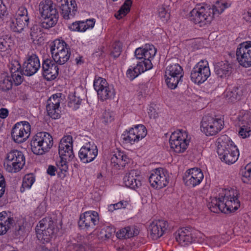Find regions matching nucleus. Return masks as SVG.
Returning <instances> with one entry per match:
<instances>
[{
    "label": "nucleus",
    "mask_w": 251,
    "mask_h": 251,
    "mask_svg": "<svg viewBox=\"0 0 251 251\" xmlns=\"http://www.w3.org/2000/svg\"><path fill=\"white\" fill-rule=\"evenodd\" d=\"M224 96L228 102L233 103L240 99L238 89L234 87L232 89H227L224 93Z\"/></svg>",
    "instance_id": "58836bf2"
},
{
    "label": "nucleus",
    "mask_w": 251,
    "mask_h": 251,
    "mask_svg": "<svg viewBox=\"0 0 251 251\" xmlns=\"http://www.w3.org/2000/svg\"><path fill=\"white\" fill-rule=\"evenodd\" d=\"M224 126L223 118L206 115L201 121V130L207 136H213L220 132Z\"/></svg>",
    "instance_id": "6e6552de"
},
{
    "label": "nucleus",
    "mask_w": 251,
    "mask_h": 251,
    "mask_svg": "<svg viewBox=\"0 0 251 251\" xmlns=\"http://www.w3.org/2000/svg\"><path fill=\"white\" fill-rule=\"evenodd\" d=\"M190 140L188 132L181 129L172 133L169 142L171 148L176 153H179L183 152L187 149Z\"/></svg>",
    "instance_id": "1a4fd4ad"
},
{
    "label": "nucleus",
    "mask_w": 251,
    "mask_h": 251,
    "mask_svg": "<svg viewBox=\"0 0 251 251\" xmlns=\"http://www.w3.org/2000/svg\"><path fill=\"white\" fill-rule=\"evenodd\" d=\"M203 179V173L198 168H193L188 170L183 176L185 184L190 187H194L199 185Z\"/></svg>",
    "instance_id": "4be33fe9"
},
{
    "label": "nucleus",
    "mask_w": 251,
    "mask_h": 251,
    "mask_svg": "<svg viewBox=\"0 0 251 251\" xmlns=\"http://www.w3.org/2000/svg\"><path fill=\"white\" fill-rule=\"evenodd\" d=\"M158 15L160 18L163 21H167L169 17V14L168 13L163 6H161L158 9Z\"/></svg>",
    "instance_id": "864d4df0"
},
{
    "label": "nucleus",
    "mask_w": 251,
    "mask_h": 251,
    "mask_svg": "<svg viewBox=\"0 0 251 251\" xmlns=\"http://www.w3.org/2000/svg\"><path fill=\"white\" fill-rule=\"evenodd\" d=\"M105 232L104 236L106 238H109L115 232L114 229L110 226H106L103 228L101 230V233Z\"/></svg>",
    "instance_id": "5fc2aeb1"
},
{
    "label": "nucleus",
    "mask_w": 251,
    "mask_h": 251,
    "mask_svg": "<svg viewBox=\"0 0 251 251\" xmlns=\"http://www.w3.org/2000/svg\"><path fill=\"white\" fill-rule=\"evenodd\" d=\"M61 93L52 95L47 100L46 110L48 115L53 119H59L61 116L60 104L62 100Z\"/></svg>",
    "instance_id": "6ab92c4d"
},
{
    "label": "nucleus",
    "mask_w": 251,
    "mask_h": 251,
    "mask_svg": "<svg viewBox=\"0 0 251 251\" xmlns=\"http://www.w3.org/2000/svg\"><path fill=\"white\" fill-rule=\"evenodd\" d=\"M147 129L143 125L135 126L129 131H126L122 135V138L125 143L133 144L144 138L147 135Z\"/></svg>",
    "instance_id": "dca6fc26"
},
{
    "label": "nucleus",
    "mask_w": 251,
    "mask_h": 251,
    "mask_svg": "<svg viewBox=\"0 0 251 251\" xmlns=\"http://www.w3.org/2000/svg\"><path fill=\"white\" fill-rule=\"evenodd\" d=\"M176 239L182 246L191 243L194 240L192 230L189 227H183L176 232Z\"/></svg>",
    "instance_id": "cd10ccee"
},
{
    "label": "nucleus",
    "mask_w": 251,
    "mask_h": 251,
    "mask_svg": "<svg viewBox=\"0 0 251 251\" xmlns=\"http://www.w3.org/2000/svg\"><path fill=\"white\" fill-rule=\"evenodd\" d=\"M69 105L74 109H76L81 104V99L76 95V93L71 94L69 95Z\"/></svg>",
    "instance_id": "a18cd8bd"
},
{
    "label": "nucleus",
    "mask_w": 251,
    "mask_h": 251,
    "mask_svg": "<svg viewBox=\"0 0 251 251\" xmlns=\"http://www.w3.org/2000/svg\"><path fill=\"white\" fill-rule=\"evenodd\" d=\"M156 52V50L152 45L146 44L144 48H139L135 51L136 58L141 59L138 63L142 65L148 70L152 68L151 59L153 58Z\"/></svg>",
    "instance_id": "f8f14e48"
},
{
    "label": "nucleus",
    "mask_w": 251,
    "mask_h": 251,
    "mask_svg": "<svg viewBox=\"0 0 251 251\" xmlns=\"http://www.w3.org/2000/svg\"><path fill=\"white\" fill-rule=\"evenodd\" d=\"M56 171V168L55 166L52 165H49L47 170V174L50 176H54L55 175V172Z\"/></svg>",
    "instance_id": "13d9d810"
},
{
    "label": "nucleus",
    "mask_w": 251,
    "mask_h": 251,
    "mask_svg": "<svg viewBox=\"0 0 251 251\" xmlns=\"http://www.w3.org/2000/svg\"><path fill=\"white\" fill-rule=\"evenodd\" d=\"M165 77L168 87L171 89H175L178 83L182 81V77L174 74H169L167 71H165Z\"/></svg>",
    "instance_id": "e433bc0d"
},
{
    "label": "nucleus",
    "mask_w": 251,
    "mask_h": 251,
    "mask_svg": "<svg viewBox=\"0 0 251 251\" xmlns=\"http://www.w3.org/2000/svg\"><path fill=\"white\" fill-rule=\"evenodd\" d=\"M61 9V14L64 19L73 18L77 11V5L75 0H56Z\"/></svg>",
    "instance_id": "393cba45"
},
{
    "label": "nucleus",
    "mask_w": 251,
    "mask_h": 251,
    "mask_svg": "<svg viewBox=\"0 0 251 251\" xmlns=\"http://www.w3.org/2000/svg\"><path fill=\"white\" fill-rule=\"evenodd\" d=\"M14 223L10 212L2 211L0 213V235L5 234Z\"/></svg>",
    "instance_id": "7c9ffc66"
},
{
    "label": "nucleus",
    "mask_w": 251,
    "mask_h": 251,
    "mask_svg": "<svg viewBox=\"0 0 251 251\" xmlns=\"http://www.w3.org/2000/svg\"><path fill=\"white\" fill-rule=\"evenodd\" d=\"M53 144V138L49 133L40 132L32 137L30 142L31 149L34 154L42 155L49 151Z\"/></svg>",
    "instance_id": "39448f33"
},
{
    "label": "nucleus",
    "mask_w": 251,
    "mask_h": 251,
    "mask_svg": "<svg viewBox=\"0 0 251 251\" xmlns=\"http://www.w3.org/2000/svg\"><path fill=\"white\" fill-rule=\"evenodd\" d=\"M217 153L220 159L227 164H232L238 159L239 153L236 146L229 138L224 135L217 140Z\"/></svg>",
    "instance_id": "7ed1b4c3"
},
{
    "label": "nucleus",
    "mask_w": 251,
    "mask_h": 251,
    "mask_svg": "<svg viewBox=\"0 0 251 251\" xmlns=\"http://www.w3.org/2000/svg\"><path fill=\"white\" fill-rule=\"evenodd\" d=\"M31 126L26 121L17 123L12 128L11 137L13 140L16 143H22L25 142L30 134Z\"/></svg>",
    "instance_id": "ddd939ff"
},
{
    "label": "nucleus",
    "mask_w": 251,
    "mask_h": 251,
    "mask_svg": "<svg viewBox=\"0 0 251 251\" xmlns=\"http://www.w3.org/2000/svg\"><path fill=\"white\" fill-rule=\"evenodd\" d=\"M242 180L244 183L251 184V162L242 171Z\"/></svg>",
    "instance_id": "c03bdc74"
},
{
    "label": "nucleus",
    "mask_w": 251,
    "mask_h": 251,
    "mask_svg": "<svg viewBox=\"0 0 251 251\" xmlns=\"http://www.w3.org/2000/svg\"><path fill=\"white\" fill-rule=\"evenodd\" d=\"M14 84L12 75H9L7 73L0 75V89L4 91L10 90Z\"/></svg>",
    "instance_id": "72a5a7b5"
},
{
    "label": "nucleus",
    "mask_w": 251,
    "mask_h": 251,
    "mask_svg": "<svg viewBox=\"0 0 251 251\" xmlns=\"http://www.w3.org/2000/svg\"><path fill=\"white\" fill-rule=\"evenodd\" d=\"M53 60L46 59L42 63V74L48 80H53L58 75L59 68Z\"/></svg>",
    "instance_id": "bb28decb"
},
{
    "label": "nucleus",
    "mask_w": 251,
    "mask_h": 251,
    "mask_svg": "<svg viewBox=\"0 0 251 251\" xmlns=\"http://www.w3.org/2000/svg\"><path fill=\"white\" fill-rule=\"evenodd\" d=\"M39 10L41 16L43 18L41 23V26L45 29H49L54 26L58 19V13L53 4L50 0H45L40 3Z\"/></svg>",
    "instance_id": "20e7f679"
},
{
    "label": "nucleus",
    "mask_w": 251,
    "mask_h": 251,
    "mask_svg": "<svg viewBox=\"0 0 251 251\" xmlns=\"http://www.w3.org/2000/svg\"><path fill=\"white\" fill-rule=\"evenodd\" d=\"M168 224L163 220L152 221L149 226V232L151 237L156 240L161 237L167 229Z\"/></svg>",
    "instance_id": "a878e982"
},
{
    "label": "nucleus",
    "mask_w": 251,
    "mask_h": 251,
    "mask_svg": "<svg viewBox=\"0 0 251 251\" xmlns=\"http://www.w3.org/2000/svg\"><path fill=\"white\" fill-rule=\"evenodd\" d=\"M101 174H100L99 176H98V177H99V176H100Z\"/></svg>",
    "instance_id": "774afa93"
},
{
    "label": "nucleus",
    "mask_w": 251,
    "mask_h": 251,
    "mask_svg": "<svg viewBox=\"0 0 251 251\" xmlns=\"http://www.w3.org/2000/svg\"><path fill=\"white\" fill-rule=\"evenodd\" d=\"M78 21L73 22L69 26V29L72 31H77L78 27Z\"/></svg>",
    "instance_id": "680f3d73"
},
{
    "label": "nucleus",
    "mask_w": 251,
    "mask_h": 251,
    "mask_svg": "<svg viewBox=\"0 0 251 251\" xmlns=\"http://www.w3.org/2000/svg\"><path fill=\"white\" fill-rule=\"evenodd\" d=\"M128 204L127 201H121L119 202L115 203L116 209H119L121 208H125L126 207Z\"/></svg>",
    "instance_id": "4d7b16f0"
},
{
    "label": "nucleus",
    "mask_w": 251,
    "mask_h": 251,
    "mask_svg": "<svg viewBox=\"0 0 251 251\" xmlns=\"http://www.w3.org/2000/svg\"><path fill=\"white\" fill-rule=\"evenodd\" d=\"M243 18L247 22H251V9L244 12Z\"/></svg>",
    "instance_id": "052dcab7"
},
{
    "label": "nucleus",
    "mask_w": 251,
    "mask_h": 251,
    "mask_svg": "<svg viewBox=\"0 0 251 251\" xmlns=\"http://www.w3.org/2000/svg\"><path fill=\"white\" fill-rule=\"evenodd\" d=\"M239 193L238 190L231 189H222L218 197L211 198L207 206L214 213H229L237 210L240 206L238 199Z\"/></svg>",
    "instance_id": "f257e3e1"
},
{
    "label": "nucleus",
    "mask_w": 251,
    "mask_h": 251,
    "mask_svg": "<svg viewBox=\"0 0 251 251\" xmlns=\"http://www.w3.org/2000/svg\"><path fill=\"white\" fill-rule=\"evenodd\" d=\"M237 59L245 67L251 66V42L241 43L236 50Z\"/></svg>",
    "instance_id": "a211bd4d"
},
{
    "label": "nucleus",
    "mask_w": 251,
    "mask_h": 251,
    "mask_svg": "<svg viewBox=\"0 0 251 251\" xmlns=\"http://www.w3.org/2000/svg\"><path fill=\"white\" fill-rule=\"evenodd\" d=\"M230 6L226 2L218 1L212 7L207 5H197L189 13V20L200 27L209 25L215 16H219Z\"/></svg>",
    "instance_id": "f03ea898"
},
{
    "label": "nucleus",
    "mask_w": 251,
    "mask_h": 251,
    "mask_svg": "<svg viewBox=\"0 0 251 251\" xmlns=\"http://www.w3.org/2000/svg\"><path fill=\"white\" fill-rule=\"evenodd\" d=\"M210 75L208 63L206 60H201L193 68L191 73V79L195 83L204 82Z\"/></svg>",
    "instance_id": "9d476101"
},
{
    "label": "nucleus",
    "mask_w": 251,
    "mask_h": 251,
    "mask_svg": "<svg viewBox=\"0 0 251 251\" xmlns=\"http://www.w3.org/2000/svg\"><path fill=\"white\" fill-rule=\"evenodd\" d=\"M99 222V214L95 211H88L80 215L78 222L82 229H95Z\"/></svg>",
    "instance_id": "aec40b11"
},
{
    "label": "nucleus",
    "mask_w": 251,
    "mask_h": 251,
    "mask_svg": "<svg viewBox=\"0 0 251 251\" xmlns=\"http://www.w3.org/2000/svg\"><path fill=\"white\" fill-rule=\"evenodd\" d=\"M97 155V147L93 142L87 143L81 148L78 152V156L80 160L84 163L92 162Z\"/></svg>",
    "instance_id": "5701e85b"
},
{
    "label": "nucleus",
    "mask_w": 251,
    "mask_h": 251,
    "mask_svg": "<svg viewBox=\"0 0 251 251\" xmlns=\"http://www.w3.org/2000/svg\"><path fill=\"white\" fill-rule=\"evenodd\" d=\"M25 163L23 152L17 150H12L7 153L4 165L7 172L17 173L23 169Z\"/></svg>",
    "instance_id": "0eeeda50"
},
{
    "label": "nucleus",
    "mask_w": 251,
    "mask_h": 251,
    "mask_svg": "<svg viewBox=\"0 0 251 251\" xmlns=\"http://www.w3.org/2000/svg\"><path fill=\"white\" fill-rule=\"evenodd\" d=\"M95 24L94 19H87L86 21H78L77 31L79 32H84L87 29L92 28Z\"/></svg>",
    "instance_id": "79ce46f5"
},
{
    "label": "nucleus",
    "mask_w": 251,
    "mask_h": 251,
    "mask_svg": "<svg viewBox=\"0 0 251 251\" xmlns=\"http://www.w3.org/2000/svg\"><path fill=\"white\" fill-rule=\"evenodd\" d=\"M75 61L77 65H81L84 63L82 56L79 55L75 58Z\"/></svg>",
    "instance_id": "e2e57ef3"
},
{
    "label": "nucleus",
    "mask_w": 251,
    "mask_h": 251,
    "mask_svg": "<svg viewBox=\"0 0 251 251\" xmlns=\"http://www.w3.org/2000/svg\"><path fill=\"white\" fill-rule=\"evenodd\" d=\"M40 67L38 56L34 53L28 54L26 60L23 64L22 72L25 75L31 76L37 72Z\"/></svg>",
    "instance_id": "b1692460"
},
{
    "label": "nucleus",
    "mask_w": 251,
    "mask_h": 251,
    "mask_svg": "<svg viewBox=\"0 0 251 251\" xmlns=\"http://www.w3.org/2000/svg\"><path fill=\"white\" fill-rule=\"evenodd\" d=\"M13 45V40L9 34H0V52L6 51L9 53L10 48Z\"/></svg>",
    "instance_id": "f704fd0d"
},
{
    "label": "nucleus",
    "mask_w": 251,
    "mask_h": 251,
    "mask_svg": "<svg viewBox=\"0 0 251 251\" xmlns=\"http://www.w3.org/2000/svg\"><path fill=\"white\" fill-rule=\"evenodd\" d=\"M9 114V111L7 109L4 108H1L0 109V118L1 119H5L8 116Z\"/></svg>",
    "instance_id": "bf43d9fd"
},
{
    "label": "nucleus",
    "mask_w": 251,
    "mask_h": 251,
    "mask_svg": "<svg viewBox=\"0 0 251 251\" xmlns=\"http://www.w3.org/2000/svg\"><path fill=\"white\" fill-rule=\"evenodd\" d=\"M16 18L10 24V28L14 32H21L29 21L27 10L25 7L21 6L16 13Z\"/></svg>",
    "instance_id": "f3484780"
},
{
    "label": "nucleus",
    "mask_w": 251,
    "mask_h": 251,
    "mask_svg": "<svg viewBox=\"0 0 251 251\" xmlns=\"http://www.w3.org/2000/svg\"><path fill=\"white\" fill-rule=\"evenodd\" d=\"M114 120L113 113L109 111H105L102 114V122L108 124Z\"/></svg>",
    "instance_id": "3c124183"
},
{
    "label": "nucleus",
    "mask_w": 251,
    "mask_h": 251,
    "mask_svg": "<svg viewBox=\"0 0 251 251\" xmlns=\"http://www.w3.org/2000/svg\"><path fill=\"white\" fill-rule=\"evenodd\" d=\"M6 7L3 3L2 0H0V19H2L6 15Z\"/></svg>",
    "instance_id": "6e6d98bb"
},
{
    "label": "nucleus",
    "mask_w": 251,
    "mask_h": 251,
    "mask_svg": "<svg viewBox=\"0 0 251 251\" xmlns=\"http://www.w3.org/2000/svg\"><path fill=\"white\" fill-rule=\"evenodd\" d=\"M108 211L110 212H113L114 210H116L115 204H112L108 206Z\"/></svg>",
    "instance_id": "69168bd1"
},
{
    "label": "nucleus",
    "mask_w": 251,
    "mask_h": 251,
    "mask_svg": "<svg viewBox=\"0 0 251 251\" xmlns=\"http://www.w3.org/2000/svg\"><path fill=\"white\" fill-rule=\"evenodd\" d=\"M35 181V177L31 174L26 175L23 178L20 191L23 193L25 189H29Z\"/></svg>",
    "instance_id": "a19ab883"
},
{
    "label": "nucleus",
    "mask_w": 251,
    "mask_h": 251,
    "mask_svg": "<svg viewBox=\"0 0 251 251\" xmlns=\"http://www.w3.org/2000/svg\"><path fill=\"white\" fill-rule=\"evenodd\" d=\"M75 251H85V249L82 245H78L75 247Z\"/></svg>",
    "instance_id": "0e129e2a"
},
{
    "label": "nucleus",
    "mask_w": 251,
    "mask_h": 251,
    "mask_svg": "<svg viewBox=\"0 0 251 251\" xmlns=\"http://www.w3.org/2000/svg\"><path fill=\"white\" fill-rule=\"evenodd\" d=\"M11 75L13 77V80L14 84L18 86L23 82L24 78L23 76L21 66L17 60H12L8 66Z\"/></svg>",
    "instance_id": "c756f323"
},
{
    "label": "nucleus",
    "mask_w": 251,
    "mask_h": 251,
    "mask_svg": "<svg viewBox=\"0 0 251 251\" xmlns=\"http://www.w3.org/2000/svg\"><path fill=\"white\" fill-rule=\"evenodd\" d=\"M67 161L68 160L60 157V160L57 163V167L60 170L61 173L64 175V176H65L64 173H66L68 169Z\"/></svg>",
    "instance_id": "09e8293b"
},
{
    "label": "nucleus",
    "mask_w": 251,
    "mask_h": 251,
    "mask_svg": "<svg viewBox=\"0 0 251 251\" xmlns=\"http://www.w3.org/2000/svg\"><path fill=\"white\" fill-rule=\"evenodd\" d=\"M5 180L4 176L0 173V198L2 197L5 191Z\"/></svg>",
    "instance_id": "603ef678"
},
{
    "label": "nucleus",
    "mask_w": 251,
    "mask_h": 251,
    "mask_svg": "<svg viewBox=\"0 0 251 251\" xmlns=\"http://www.w3.org/2000/svg\"><path fill=\"white\" fill-rule=\"evenodd\" d=\"M138 230L134 226H126L119 230L116 233V236L120 239H127L138 235Z\"/></svg>",
    "instance_id": "473e14b6"
},
{
    "label": "nucleus",
    "mask_w": 251,
    "mask_h": 251,
    "mask_svg": "<svg viewBox=\"0 0 251 251\" xmlns=\"http://www.w3.org/2000/svg\"><path fill=\"white\" fill-rule=\"evenodd\" d=\"M55 223L50 218H46L39 222L36 227L37 236L42 239L49 241L57 230Z\"/></svg>",
    "instance_id": "4468645a"
},
{
    "label": "nucleus",
    "mask_w": 251,
    "mask_h": 251,
    "mask_svg": "<svg viewBox=\"0 0 251 251\" xmlns=\"http://www.w3.org/2000/svg\"><path fill=\"white\" fill-rule=\"evenodd\" d=\"M140 172L137 170H132L124 176L123 180L125 185L129 188L135 189L141 186L139 179Z\"/></svg>",
    "instance_id": "c85d7f7f"
},
{
    "label": "nucleus",
    "mask_w": 251,
    "mask_h": 251,
    "mask_svg": "<svg viewBox=\"0 0 251 251\" xmlns=\"http://www.w3.org/2000/svg\"><path fill=\"white\" fill-rule=\"evenodd\" d=\"M166 71H167L169 74L177 75L182 77L183 76V69L178 64H173L167 66Z\"/></svg>",
    "instance_id": "37998d69"
},
{
    "label": "nucleus",
    "mask_w": 251,
    "mask_h": 251,
    "mask_svg": "<svg viewBox=\"0 0 251 251\" xmlns=\"http://www.w3.org/2000/svg\"><path fill=\"white\" fill-rule=\"evenodd\" d=\"M251 134V129L248 125H243L240 127L239 135L242 138L249 137Z\"/></svg>",
    "instance_id": "de8ad7c7"
},
{
    "label": "nucleus",
    "mask_w": 251,
    "mask_h": 251,
    "mask_svg": "<svg viewBox=\"0 0 251 251\" xmlns=\"http://www.w3.org/2000/svg\"><path fill=\"white\" fill-rule=\"evenodd\" d=\"M131 4V0H126L117 13L115 14V17L117 19H121L125 17L130 11Z\"/></svg>",
    "instance_id": "ea45409f"
},
{
    "label": "nucleus",
    "mask_w": 251,
    "mask_h": 251,
    "mask_svg": "<svg viewBox=\"0 0 251 251\" xmlns=\"http://www.w3.org/2000/svg\"><path fill=\"white\" fill-rule=\"evenodd\" d=\"M110 55L114 58L119 57L122 50V44L119 41L114 42L110 49Z\"/></svg>",
    "instance_id": "49530a36"
},
{
    "label": "nucleus",
    "mask_w": 251,
    "mask_h": 251,
    "mask_svg": "<svg viewBox=\"0 0 251 251\" xmlns=\"http://www.w3.org/2000/svg\"><path fill=\"white\" fill-rule=\"evenodd\" d=\"M151 185L155 189H161L169 183V173L167 170L162 168L152 171L149 178Z\"/></svg>",
    "instance_id": "2eb2a0df"
},
{
    "label": "nucleus",
    "mask_w": 251,
    "mask_h": 251,
    "mask_svg": "<svg viewBox=\"0 0 251 251\" xmlns=\"http://www.w3.org/2000/svg\"><path fill=\"white\" fill-rule=\"evenodd\" d=\"M38 251H51L50 250H48L47 248L44 246L40 247L38 248Z\"/></svg>",
    "instance_id": "338daca9"
},
{
    "label": "nucleus",
    "mask_w": 251,
    "mask_h": 251,
    "mask_svg": "<svg viewBox=\"0 0 251 251\" xmlns=\"http://www.w3.org/2000/svg\"><path fill=\"white\" fill-rule=\"evenodd\" d=\"M94 87L97 92L99 99L101 101L111 99L115 96V92L113 87L109 85L106 79L102 77H95Z\"/></svg>",
    "instance_id": "9b49d317"
},
{
    "label": "nucleus",
    "mask_w": 251,
    "mask_h": 251,
    "mask_svg": "<svg viewBox=\"0 0 251 251\" xmlns=\"http://www.w3.org/2000/svg\"><path fill=\"white\" fill-rule=\"evenodd\" d=\"M148 70L142 65L137 63L136 66L133 68H129L126 72V76L130 80H133L142 73Z\"/></svg>",
    "instance_id": "4c0bfd02"
},
{
    "label": "nucleus",
    "mask_w": 251,
    "mask_h": 251,
    "mask_svg": "<svg viewBox=\"0 0 251 251\" xmlns=\"http://www.w3.org/2000/svg\"><path fill=\"white\" fill-rule=\"evenodd\" d=\"M40 31L39 26L37 25H33L30 28V36L32 42H34L38 37V33Z\"/></svg>",
    "instance_id": "8fccbe9b"
},
{
    "label": "nucleus",
    "mask_w": 251,
    "mask_h": 251,
    "mask_svg": "<svg viewBox=\"0 0 251 251\" xmlns=\"http://www.w3.org/2000/svg\"><path fill=\"white\" fill-rule=\"evenodd\" d=\"M127 157L123 152L117 151L112 154L111 163L116 169H120L127 163Z\"/></svg>",
    "instance_id": "2f4dec72"
},
{
    "label": "nucleus",
    "mask_w": 251,
    "mask_h": 251,
    "mask_svg": "<svg viewBox=\"0 0 251 251\" xmlns=\"http://www.w3.org/2000/svg\"><path fill=\"white\" fill-rule=\"evenodd\" d=\"M50 50L53 60L58 65L64 64L70 57V49L63 40H55Z\"/></svg>",
    "instance_id": "423d86ee"
},
{
    "label": "nucleus",
    "mask_w": 251,
    "mask_h": 251,
    "mask_svg": "<svg viewBox=\"0 0 251 251\" xmlns=\"http://www.w3.org/2000/svg\"><path fill=\"white\" fill-rule=\"evenodd\" d=\"M73 138L71 136H64L60 141L59 145V154L60 157L68 161L72 160L74 157L73 150Z\"/></svg>",
    "instance_id": "412c9836"
},
{
    "label": "nucleus",
    "mask_w": 251,
    "mask_h": 251,
    "mask_svg": "<svg viewBox=\"0 0 251 251\" xmlns=\"http://www.w3.org/2000/svg\"><path fill=\"white\" fill-rule=\"evenodd\" d=\"M230 68L227 62H218L215 67V71L216 75L220 77H226L228 75Z\"/></svg>",
    "instance_id": "c9c22d12"
}]
</instances>
